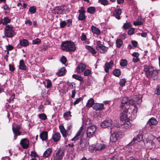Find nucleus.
Instances as JSON below:
<instances>
[{"instance_id": "f257e3e1", "label": "nucleus", "mask_w": 160, "mask_h": 160, "mask_svg": "<svg viewBox=\"0 0 160 160\" xmlns=\"http://www.w3.org/2000/svg\"><path fill=\"white\" fill-rule=\"evenodd\" d=\"M142 97H137L135 100L129 99L127 97H124L122 99L120 106V110L122 112L120 116V120H127L128 117L127 114L129 108V105H134L135 103H140L142 102Z\"/></svg>"}, {"instance_id": "f03ea898", "label": "nucleus", "mask_w": 160, "mask_h": 160, "mask_svg": "<svg viewBox=\"0 0 160 160\" xmlns=\"http://www.w3.org/2000/svg\"><path fill=\"white\" fill-rule=\"evenodd\" d=\"M83 133V128L82 126L77 134L72 139V141H76L81 138L80 141L78 144L77 147L78 150L79 151H83L85 150L88 144V143L86 140L82 139V137Z\"/></svg>"}, {"instance_id": "7ed1b4c3", "label": "nucleus", "mask_w": 160, "mask_h": 160, "mask_svg": "<svg viewBox=\"0 0 160 160\" xmlns=\"http://www.w3.org/2000/svg\"><path fill=\"white\" fill-rule=\"evenodd\" d=\"M144 71L145 75L148 78H152L154 80L157 79L158 76V71L153 69L152 66L150 65H145Z\"/></svg>"}, {"instance_id": "20e7f679", "label": "nucleus", "mask_w": 160, "mask_h": 160, "mask_svg": "<svg viewBox=\"0 0 160 160\" xmlns=\"http://www.w3.org/2000/svg\"><path fill=\"white\" fill-rule=\"evenodd\" d=\"M110 141L112 142H116L118 138L122 135V132L119 130L116 127H113L111 128Z\"/></svg>"}, {"instance_id": "39448f33", "label": "nucleus", "mask_w": 160, "mask_h": 160, "mask_svg": "<svg viewBox=\"0 0 160 160\" xmlns=\"http://www.w3.org/2000/svg\"><path fill=\"white\" fill-rule=\"evenodd\" d=\"M61 48L62 50L66 51L73 52L76 49L74 43L71 41H68L62 42Z\"/></svg>"}, {"instance_id": "423d86ee", "label": "nucleus", "mask_w": 160, "mask_h": 160, "mask_svg": "<svg viewBox=\"0 0 160 160\" xmlns=\"http://www.w3.org/2000/svg\"><path fill=\"white\" fill-rule=\"evenodd\" d=\"M4 32L5 37L7 38H12L16 35L14 27L12 25L5 26Z\"/></svg>"}, {"instance_id": "0eeeda50", "label": "nucleus", "mask_w": 160, "mask_h": 160, "mask_svg": "<svg viewBox=\"0 0 160 160\" xmlns=\"http://www.w3.org/2000/svg\"><path fill=\"white\" fill-rule=\"evenodd\" d=\"M20 128L21 126L20 125H17L15 123L13 124L12 130L14 135V140L17 139V136L20 135L21 134L22 132L20 131Z\"/></svg>"}, {"instance_id": "6e6552de", "label": "nucleus", "mask_w": 160, "mask_h": 160, "mask_svg": "<svg viewBox=\"0 0 160 160\" xmlns=\"http://www.w3.org/2000/svg\"><path fill=\"white\" fill-rule=\"evenodd\" d=\"M96 49L100 53H104L107 52L108 47H106L101 44V42L100 41H98L97 42Z\"/></svg>"}, {"instance_id": "1a4fd4ad", "label": "nucleus", "mask_w": 160, "mask_h": 160, "mask_svg": "<svg viewBox=\"0 0 160 160\" xmlns=\"http://www.w3.org/2000/svg\"><path fill=\"white\" fill-rule=\"evenodd\" d=\"M96 131V128L95 126L92 125L87 128L86 131L87 136L88 138L92 137L95 131Z\"/></svg>"}, {"instance_id": "9d476101", "label": "nucleus", "mask_w": 160, "mask_h": 160, "mask_svg": "<svg viewBox=\"0 0 160 160\" xmlns=\"http://www.w3.org/2000/svg\"><path fill=\"white\" fill-rule=\"evenodd\" d=\"M120 123H119L118 127L122 128L127 129L131 127V124L129 121H120Z\"/></svg>"}, {"instance_id": "9b49d317", "label": "nucleus", "mask_w": 160, "mask_h": 160, "mask_svg": "<svg viewBox=\"0 0 160 160\" xmlns=\"http://www.w3.org/2000/svg\"><path fill=\"white\" fill-rule=\"evenodd\" d=\"M64 155V152L63 150L59 149L56 153L54 156V159L55 160H61L62 159Z\"/></svg>"}, {"instance_id": "f8f14e48", "label": "nucleus", "mask_w": 160, "mask_h": 160, "mask_svg": "<svg viewBox=\"0 0 160 160\" xmlns=\"http://www.w3.org/2000/svg\"><path fill=\"white\" fill-rule=\"evenodd\" d=\"M106 145L103 144L98 143L96 144L95 147L93 146H90L89 148V149H92V152H94L95 150V151H100L104 149Z\"/></svg>"}, {"instance_id": "ddd939ff", "label": "nucleus", "mask_w": 160, "mask_h": 160, "mask_svg": "<svg viewBox=\"0 0 160 160\" xmlns=\"http://www.w3.org/2000/svg\"><path fill=\"white\" fill-rule=\"evenodd\" d=\"M69 11V8L68 6L65 5H62L60 7L57 13L58 14H63L68 12Z\"/></svg>"}, {"instance_id": "4468645a", "label": "nucleus", "mask_w": 160, "mask_h": 160, "mask_svg": "<svg viewBox=\"0 0 160 160\" xmlns=\"http://www.w3.org/2000/svg\"><path fill=\"white\" fill-rule=\"evenodd\" d=\"M20 144L23 149H27L29 146V141L27 138L22 139L21 141Z\"/></svg>"}, {"instance_id": "2eb2a0df", "label": "nucleus", "mask_w": 160, "mask_h": 160, "mask_svg": "<svg viewBox=\"0 0 160 160\" xmlns=\"http://www.w3.org/2000/svg\"><path fill=\"white\" fill-rule=\"evenodd\" d=\"M113 65V62L112 60L108 62H106L104 67L105 72L107 73H108L109 72V69H112Z\"/></svg>"}, {"instance_id": "dca6fc26", "label": "nucleus", "mask_w": 160, "mask_h": 160, "mask_svg": "<svg viewBox=\"0 0 160 160\" xmlns=\"http://www.w3.org/2000/svg\"><path fill=\"white\" fill-rule=\"evenodd\" d=\"M86 68V65L83 63H80L77 68V72L80 73L83 72Z\"/></svg>"}, {"instance_id": "f3484780", "label": "nucleus", "mask_w": 160, "mask_h": 160, "mask_svg": "<svg viewBox=\"0 0 160 160\" xmlns=\"http://www.w3.org/2000/svg\"><path fill=\"white\" fill-rule=\"evenodd\" d=\"M142 140V136L140 135H138L135 138H134L133 140L129 143V144L132 145L135 143H137L141 141Z\"/></svg>"}, {"instance_id": "a211bd4d", "label": "nucleus", "mask_w": 160, "mask_h": 160, "mask_svg": "<svg viewBox=\"0 0 160 160\" xmlns=\"http://www.w3.org/2000/svg\"><path fill=\"white\" fill-rule=\"evenodd\" d=\"M122 13V10L120 8L115 9L113 12V16L118 20L121 18L120 15Z\"/></svg>"}, {"instance_id": "6ab92c4d", "label": "nucleus", "mask_w": 160, "mask_h": 160, "mask_svg": "<svg viewBox=\"0 0 160 160\" xmlns=\"http://www.w3.org/2000/svg\"><path fill=\"white\" fill-rule=\"evenodd\" d=\"M112 124V121H103L101 122L100 125L102 128H106L111 126Z\"/></svg>"}, {"instance_id": "aec40b11", "label": "nucleus", "mask_w": 160, "mask_h": 160, "mask_svg": "<svg viewBox=\"0 0 160 160\" xmlns=\"http://www.w3.org/2000/svg\"><path fill=\"white\" fill-rule=\"evenodd\" d=\"M104 108L103 105L102 103H95L92 107L93 108L96 110H101Z\"/></svg>"}, {"instance_id": "412c9836", "label": "nucleus", "mask_w": 160, "mask_h": 160, "mask_svg": "<svg viewBox=\"0 0 160 160\" xmlns=\"http://www.w3.org/2000/svg\"><path fill=\"white\" fill-rule=\"evenodd\" d=\"M52 138L54 142L58 141L61 138V135L59 132H56L52 135Z\"/></svg>"}, {"instance_id": "4be33fe9", "label": "nucleus", "mask_w": 160, "mask_h": 160, "mask_svg": "<svg viewBox=\"0 0 160 160\" xmlns=\"http://www.w3.org/2000/svg\"><path fill=\"white\" fill-rule=\"evenodd\" d=\"M3 21V25L6 26L7 25H10L11 24H8V23H10L11 22V19L8 17H4L2 19Z\"/></svg>"}, {"instance_id": "5701e85b", "label": "nucleus", "mask_w": 160, "mask_h": 160, "mask_svg": "<svg viewBox=\"0 0 160 160\" xmlns=\"http://www.w3.org/2000/svg\"><path fill=\"white\" fill-rule=\"evenodd\" d=\"M19 68L21 70H25L27 67L25 65L24 61L23 60H21L19 62Z\"/></svg>"}, {"instance_id": "b1692460", "label": "nucleus", "mask_w": 160, "mask_h": 160, "mask_svg": "<svg viewBox=\"0 0 160 160\" xmlns=\"http://www.w3.org/2000/svg\"><path fill=\"white\" fill-rule=\"evenodd\" d=\"M40 138L42 141L46 140L48 138V132L46 131H43L40 135Z\"/></svg>"}, {"instance_id": "393cba45", "label": "nucleus", "mask_w": 160, "mask_h": 160, "mask_svg": "<svg viewBox=\"0 0 160 160\" xmlns=\"http://www.w3.org/2000/svg\"><path fill=\"white\" fill-rule=\"evenodd\" d=\"M52 150L50 148H48L45 151L43 154V157L45 158L48 157L51 154Z\"/></svg>"}, {"instance_id": "a878e982", "label": "nucleus", "mask_w": 160, "mask_h": 160, "mask_svg": "<svg viewBox=\"0 0 160 160\" xmlns=\"http://www.w3.org/2000/svg\"><path fill=\"white\" fill-rule=\"evenodd\" d=\"M20 44L22 46L25 47L28 45L29 42L27 40L23 39L20 41Z\"/></svg>"}, {"instance_id": "bb28decb", "label": "nucleus", "mask_w": 160, "mask_h": 160, "mask_svg": "<svg viewBox=\"0 0 160 160\" xmlns=\"http://www.w3.org/2000/svg\"><path fill=\"white\" fill-rule=\"evenodd\" d=\"M84 11H79V13L78 15V18L79 20L81 21L84 20L85 19V16L84 14Z\"/></svg>"}, {"instance_id": "cd10ccee", "label": "nucleus", "mask_w": 160, "mask_h": 160, "mask_svg": "<svg viewBox=\"0 0 160 160\" xmlns=\"http://www.w3.org/2000/svg\"><path fill=\"white\" fill-rule=\"evenodd\" d=\"M94 103V101L93 99L92 98H91L88 100V102L86 104V106L87 108H90L93 107Z\"/></svg>"}, {"instance_id": "c85d7f7f", "label": "nucleus", "mask_w": 160, "mask_h": 160, "mask_svg": "<svg viewBox=\"0 0 160 160\" xmlns=\"http://www.w3.org/2000/svg\"><path fill=\"white\" fill-rule=\"evenodd\" d=\"M91 29L92 32L94 34L97 35H99L101 33L99 30L96 27L92 26L91 27Z\"/></svg>"}, {"instance_id": "c756f323", "label": "nucleus", "mask_w": 160, "mask_h": 160, "mask_svg": "<svg viewBox=\"0 0 160 160\" xmlns=\"http://www.w3.org/2000/svg\"><path fill=\"white\" fill-rule=\"evenodd\" d=\"M86 48L88 49L89 51L93 54H95L96 53V51L95 49L91 46L88 45H86L85 46Z\"/></svg>"}, {"instance_id": "7c9ffc66", "label": "nucleus", "mask_w": 160, "mask_h": 160, "mask_svg": "<svg viewBox=\"0 0 160 160\" xmlns=\"http://www.w3.org/2000/svg\"><path fill=\"white\" fill-rule=\"evenodd\" d=\"M66 73V69L64 67L61 68L57 73V75L59 76H62Z\"/></svg>"}, {"instance_id": "2f4dec72", "label": "nucleus", "mask_w": 160, "mask_h": 160, "mask_svg": "<svg viewBox=\"0 0 160 160\" xmlns=\"http://www.w3.org/2000/svg\"><path fill=\"white\" fill-rule=\"evenodd\" d=\"M146 145L148 146L149 149H151L155 147L154 143L151 141L148 142L146 143Z\"/></svg>"}, {"instance_id": "473e14b6", "label": "nucleus", "mask_w": 160, "mask_h": 160, "mask_svg": "<svg viewBox=\"0 0 160 160\" xmlns=\"http://www.w3.org/2000/svg\"><path fill=\"white\" fill-rule=\"evenodd\" d=\"M59 129L63 137L66 138L67 136L66 131L64 128V127L60 126H59Z\"/></svg>"}, {"instance_id": "72a5a7b5", "label": "nucleus", "mask_w": 160, "mask_h": 160, "mask_svg": "<svg viewBox=\"0 0 160 160\" xmlns=\"http://www.w3.org/2000/svg\"><path fill=\"white\" fill-rule=\"evenodd\" d=\"M127 61L125 59H122L120 61V65L121 66L125 67L127 65Z\"/></svg>"}, {"instance_id": "f704fd0d", "label": "nucleus", "mask_w": 160, "mask_h": 160, "mask_svg": "<svg viewBox=\"0 0 160 160\" xmlns=\"http://www.w3.org/2000/svg\"><path fill=\"white\" fill-rule=\"evenodd\" d=\"M122 41L120 39H117L116 41L117 47L118 48H120L122 44Z\"/></svg>"}, {"instance_id": "c9c22d12", "label": "nucleus", "mask_w": 160, "mask_h": 160, "mask_svg": "<svg viewBox=\"0 0 160 160\" xmlns=\"http://www.w3.org/2000/svg\"><path fill=\"white\" fill-rule=\"evenodd\" d=\"M72 77L73 78L80 81L83 82V78L81 76L75 74L72 75Z\"/></svg>"}, {"instance_id": "e433bc0d", "label": "nucleus", "mask_w": 160, "mask_h": 160, "mask_svg": "<svg viewBox=\"0 0 160 160\" xmlns=\"http://www.w3.org/2000/svg\"><path fill=\"white\" fill-rule=\"evenodd\" d=\"M131 27V24L130 22H127L124 24L122 27L124 29H127Z\"/></svg>"}, {"instance_id": "4c0bfd02", "label": "nucleus", "mask_w": 160, "mask_h": 160, "mask_svg": "<svg viewBox=\"0 0 160 160\" xmlns=\"http://www.w3.org/2000/svg\"><path fill=\"white\" fill-rule=\"evenodd\" d=\"M96 9L94 7H90L88 8L87 12L89 13L93 14L95 12Z\"/></svg>"}, {"instance_id": "58836bf2", "label": "nucleus", "mask_w": 160, "mask_h": 160, "mask_svg": "<svg viewBox=\"0 0 160 160\" xmlns=\"http://www.w3.org/2000/svg\"><path fill=\"white\" fill-rule=\"evenodd\" d=\"M114 75L116 77L119 76L121 74V72L118 69H115L113 71Z\"/></svg>"}, {"instance_id": "ea45409f", "label": "nucleus", "mask_w": 160, "mask_h": 160, "mask_svg": "<svg viewBox=\"0 0 160 160\" xmlns=\"http://www.w3.org/2000/svg\"><path fill=\"white\" fill-rule=\"evenodd\" d=\"M91 73V70L89 69H87L83 72V75L85 76H89Z\"/></svg>"}, {"instance_id": "a19ab883", "label": "nucleus", "mask_w": 160, "mask_h": 160, "mask_svg": "<svg viewBox=\"0 0 160 160\" xmlns=\"http://www.w3.org/2000/svg\"><path fill=\"white\" fill-rule=\"evenodd\" d=\"M38 116L39 118L42 120H45L47 118V116L44 113L39 114Z\"/></svg>"}, {"instance_id": "79ce46f5", "label": "nucleus", "mask_w": 160, "mask_h": 160, "mask_svg": "<svg viewBox=\"0 0 160 160\" xmlns=\"http://www.w3.org/2000/svg\"><path fill=\"white\" fill-rule=\"evenodd\" d=\"M41 41L40 39L38 38H37L32 40V43L33 44L38 45L41 43Z\"/></svg>"}, {"instance_id": "37998d69", "label": "nucleus", "mask_w": 160, "mask_h": 160, "mask_svg": "<svg viewBox=\"0 0 160 160\" xmlns=\"http://www.w3.org/2000/svg\"><path fill=\"white\" fill-rule=\"evenodd\" d=\"M157 123V121H148L147 123L149 126L156 125Z\"/></svg>"}, {"instance_id": "c03bdc74", "label": "nucleus", "mask_w": 160, "mask_h": 160, "mask_svg": "<svg viewBox=\"0 0 160 160\" xmlns=\"http://www.w3.org/2000/svg\"><path fill=\"white\" fill-rule=\"evenodd\" d=\"M36 11V9L34 6L31 7L29 8V11L32 14L35 13Z\"/></svg>"}, {"instance_id": "a18cd8bd", "label": "nucleus", "mask_w": 160, "mask_h": 160, "mask_svg": "<svg viewBox=\"0 0 160 160\" xmlns=\"http://www.w3.org/2000/svg\"><path fill=\"white\" fill-rule=\"evenodd\" d=\"M98 2L102 5H106L108 4V2L107 0H98Z\"/></svg>"}, {"instance_id": "49530a36", "label": "nucleus", "mask_w": 160, "mask_h": 160, "mask_svg": "<svg viewBox=\"0 0 160 160\" xmlns=\"http://www.w3.org/2000/svg\"><path fill=\"white\" fill-rule=\"evenodd\" d=\"M126 82V81L125 79L123 78L120 80L119 84L121 86H123L125 85Z\"/></svg>"}, {"instance_id": "de8ad7c7", "label": "nucleus", "mask_w": 160, "mask_h": 160, "mask_svg": "<svg viewBox=\"0 0 160 160\" xmlns=\"http://www.w3.org/2000/svg\"><path fill=\"white\" fill-rule=\"evenodd\" d=\"M47 82V84L46 85V88H51L52 86V83L51 81L49 79H47L46 80Z\"/></svg>"}, {"instance_id": "09e8293b", "label": "nucleus", "mask_w": 160, "mask_h": 160, "mask_svg": "<svg viewBox=\"0 0 160 160\" xmlns=\"http://www.w3.org/2000/svg\"><path fill=\"white\" fill-rule=\"evenodd\" d=\"M61 62L63 64H65L67 61V59L64 56H62L60 59Z\"/></svg>"}, {"instance_id": "8fccbe9b", "label": "nucleus", "mask_w": 160, "mask_h": 160, "mask_svg": "<svg viewBox=\"0 0 160 160\" xmlns=\"http://www.w3.org/2000/svg\"><path fill=\"white\" fill-rule=\"evenodd\" d=\"M143 23L142 21H134L133 24L135 26L141 25Z\"/></svg>"}, {"instance_id": "3c124183", "label": "nucleus", "mask_w": 160, "mask_h": 160, "mask_svg": "<svg viewBox=\"0 0 160 160\" xmlns=\"http://www.w3.org/2000/svg\"><path fill=\"white\" fill-rule=\"evenodd\" d=\"M63 116L65 117H71L72 116L70 111L65 112L64 113Z\"/></svg>"}, {"instance_id": "603ef678", "label": "nucleus", "mask_w": 160, "mask_h": 160, "mask_svg": "<svg viewBox=\"0 0 160 160\" xmlns=\"http://www.w3.org/2000/svg\"><path fill=\"white\" fill-rule=\"evenodd\" d=\"M15 95L14 94L12 95V96L8 99H7V101L9 103L12 102V100L15 98Z\"/></svg>"}, {"instance_id": "864d4df0", "label": "nucleus", "mask_w": 160, "mask_h": 160, "mask_svg": "<svg viewBox=\"0 0 160 160\" xmlns=\"http://www.w3.org/2000/svg\"><path fill=\"white\" fill-rule=\"evenodd\" d=\"M82 100L81 98H79L77 99L73 102V105L74 106L76 105V104H78Z\"/></svg>"}, {"instance_id": "5fc2aeb1", "label": "nucleus", "mask_w": 160, "mask_h": 160, "mask_svg": "<svg viewBox=\"0 0 160 160\" xmlns=\"http://www.w3.org/2000/svg\"><path fill=\"white\" fill-rule=\"evenodd\" d=\"M131 42L132 45L134 48L137 47L138 43L137 41H132Z\"/></svg>"}, {"instance_id": "6e6d98bb", "label": "nucleus", "mask_w": 160, "mask_h": 160, "mask_svg": "<svg viewBox=\"0 0 160 160\" xmlns=\"http://www.w3.org/2000/svg\"><path fill=\"white\" fill-rule=\"evenodd\" d=\"M156 94L157 95H160V87L159 86H157L156 89Z\"/></svg>"}, {"instance_id": "4d7b16f0", "label": "nucleus", "mask_w": 160, "mask_h": 160, "mask_svg": "<svg viewBox=\"0 0 160 160\" xmlns=\"http://www.w3.org/2000/svg\"><path fill=\"white\" fill-rule=\"evenodd\" d=\"M67 24L65 21L61 22L60 23V26L61 28H63Z\"/></svg>"}, {"instance_id": "13d9d810", "label": "nucleus", "mask_w": 160, "mask_h": 160, "mask_svg": "<svg viewBox=\"0 0 160 160\" xmlns=\"http://www.w3.org/2000/svg\"><path fill=\"white\" fill-rule=\"evenodd\" d=\"M134 30L133 28H130L128 31V34L129 35H132L134 33Z\"/></svg>"}, {"instance_id": "bf43d9fd", "label": "nucleus", "mask_w": 160, "mask_h": 160, "mask_svg": "<svg viewBox=\"0 0 160 160\" xmlns=\"http://www.w3.org/2000/svg\"><path fill=\"white\" fill-rule=\"evenodd\" d=\"M7 51H11L13 49V47L11 45H8L6 47Z\"/></svg>"}, {"instance_id": "052dcab7", "label": "nucleus", "mask_w": 160, "mask_h": 160, "mask_svg": "<svg viewBox=\"0 0 160 160\" xmlns=\"http://www.w3.org/2000/svg\"><path fill=\"white\" fill-rule=\"evenodd\" d=\"M30 155L32 157H34V158H35L36 157H38V154L37 153L34 151H32Z\"/></svg>"}, {"instance_id": "680f3d73", "label": "nucleus", "mask_w": 160, "mask_h": 160, "mask_svg": "<svg viewBox=\"0 0 160 160\" xmlns=\"http://www.w3.org/2000/svg\"><path fill=\"white\" fill-rule=\"evenodd\" d=\"M132 55L134 57H138L139 56V54L138 52H135L132 54Z\"/></svg>"}, {"instance_id": "e2e57ef3", "label": "nucleus", "mask_w": 160, "mask_h": 160, "mask_svg": "<svg viewBox=\"0 0 160 160\" xmlns=\"http://www.w3.org/2000/svg\"><path fill=\"white\" fill-rule=\"evenodd\" d=\"M81 40L82 41H84L87 39V37L85 35L82 34L81 37Z\"/></svg>"}, {"instance_id": "0e129e2a", "label": "nucleus", "mask_w": 160, "mask_h": 160, "mask_svg": "<svg viewBox=\"0 0 160 160\" xmlns=\"http://www.w3.org/2000/svg\"><path fill=\"white\" fill-rule=\"evenodd\" d=\"M140 60L139 58L138 57H135L132 58V62L134 63L137 62Z\"/></svg>"}, {"instance_id": "69168bd1", "label": "nucleus", "mask_w": 160, "mask_h": 160, "mask_svg": "<svg viewBox=\"0 0 160 160\" xmlns=\"http://www.w3.org/2000/svg\"><path fill=\"white\" fill-rule=\"evenodd\" d=\"M25 23V24H28V26H30L32 24V22L30 20H26Z\"/></svg>"}, {"instance_id": "338daca9", "label": "nucleus", "mask_w": 160, "mask_h": 160, "mask_svg": "<svg viewBox=\"0 0 160 160\" xmlns=\"http://www.w3.org/2000/svg\"><path fill=\"white\" fill-rule=\"evenodd\" d=\"M67 24H68V26L69 27L72 24V20L71 19H69L67 21Z\"/></svg>"}, {"instance_id": "774afa93", "label": "nucleus", "mask_w": 160, "mask_h": 160, "mask_svg": "<svg viewBox=\"0 0 160 160\" xmlns=\"http://www.w3.org/2000/svg\"><path fill=\"white\" fill-rule=\"evenodd\" d=\"M9 68L10 71H13L15 69L14 66L11 64L9 65Z\"/></svg>"}]
</instances>
